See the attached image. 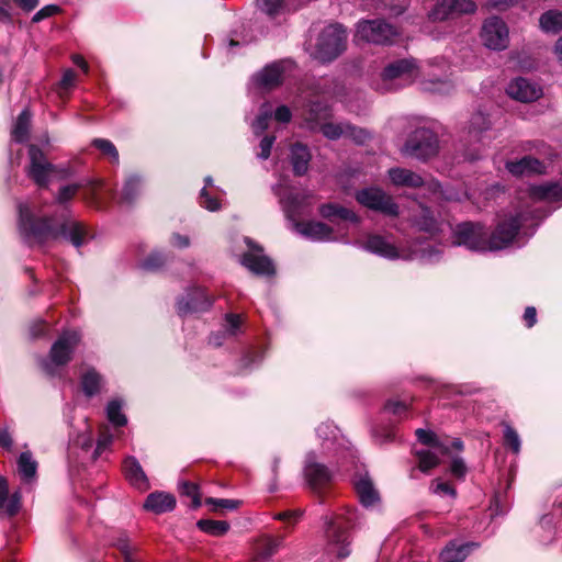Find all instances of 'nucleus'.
<instances>
[{
    "label": "nucleus",
    "mask_w": 562,
    "mask_h": 562,
    "mask_svg": "<svg viewBox=\"0 0 562 562\" xmlns=\"http://www.w3.org/2000/svg\"><path fill=\"white\" fill-rule=\"evenodd\" d=\"M331 117L330 108L323 102H313L310 104L308 112L306 114V122L311 130L319 127L324 122Z\"/></svg>",
    "instance_id": "nucleus-30"
},
{
    "label": "nucleus",
    "mask_w": 562,
    "mask_h": 562,
    "mask_svg": "<svg viewBox=\"0 0 562 562\" xmlns=\"http://www.w3.org/2000/svg\"><path fill=\"white\" fill-rule=\"evenodd\" d=\"M102 376L94 370H87L81 376V387L87 397L99 393L102 385Z\"/></svg>",
    "instance_id": "nucleus-35"
},
{
    "label": "nucleus",
    "mask_w": 562,
    "mask_h": 562,
    "mask_svg": "<svg viewBox=\"0 0 562 562\" xmlns=\"http://www.w3.org/2000/svg\"><path fill=\"white\" fill-rule=\"evenodd\" d=\"M416 437L423 445L430 446L437 450L438 453L447 456L451 449L457 451L463 450V442L459 438H454L451 442L440 440L437 435L431 430L418 428Z\"/></svg>",
    "instance_id": "nucleus-21"
},
{
    "label": "nucleus",
    "mask_w": 562,
    "mask_h": 562,
    "mask_svg": "<svg viewBox=\"0 0 562 562\" xmlns=\"http://www.w3.org/2000/svg\"><path fill=\"white\" fill-rule=\"evenodd\" d=\"M452 88L450 81H427L424 83V89L431 92L445 93L449 92Z\"/></svg>",
    "instance_id": "nucleus-61"
},
{
    "label": "nucleus",
    "mask_w": 562,
    "mask_h": 562,
    "mask_svg": "<svg viewBox=\"0 0 562 562\" xmlns=\"http://www.w3.org/2000/svg\"><path fill=\"white\" fill-rule=\"evenodd\" d=\"M258 86L271 90L280 86L283 81V67L281 63H273L266 66L255 77Z\"/></svg>",
    "instance_id": "nucleus-25"
},
{
    "label": "nucleus",
    "mask_w": 562,
    "mask_h": 562,
    "mask_svg": "<svg viewBox=\"0 0 562 562\" xmlns=\"http://www.w3.org/2000/svg\"><path fill=\"white\" fill-rule=\"evenodd\" d=\"M140 188V178L137 176L130 177L123 188L122 199L131 203L137 196Z\"/></svg>",
    "instance_id": "nucleus-46"
},
{
    "label": "nucleus",
    "mask_w": 562,
    "mask_h": 562,
    "mask_svg": "<svg viewBox=\"0 0 562 562\" xmlns=\"http://www.w3.org/2000/svg\"><path fill=\"white\" fill-rule=\"evenodd\" d=\"M525 220L524 213H517L501 222L492 235L487 237L488 250H501L509 246Z\"/></svg>",
    "instance_id": "nucleus-12"
},
{
    "label": "nucleus",
    "mask_w": 562,
    "mask_h": 562,
    "mask_svg": "<svg viewBox=\"0 0 562 562\" xmlns=\"http://www.w3.org/2000/svg\"><path fill=\"white\" fill-rule=\"evenodd\" d=\"M106 416L114 426H124L127 423L126 416L122 413V402L113 400L106 406Z\"/></svg>",
    "instance_id": "nucleus-41"
},
{
    "label": "nucleus",
    "mask_w": 562,
    "mask_h": 562,
    "mask_svg": "<svg viewBox=\"0 0 562 562\" xmlns=\"http://www.w3.org/2000/svg\"><path fill=\"white\" fill-rule=\"evenodd\" d=\"M205 505H209L211 510L214 512L217 509L235 510L239 507L240 502L236 499L209 497L205 499Z\"/></svg>",
    "instance_id": "nucleus-49"
},
{
    "label": "nucleus",
    "mask_w": 562,
    "mask_h": 562,
    "mask_svg": "<svg viewBox=\"0 0 562 562\" xmlns=\"http://www.w3.org/2000/svg\"><path fill=\"white\" fill-rule=\"evenodd\" d=\"M80 341V335L78 331H65L58 339L53 344L49 356L43 359L41 362L42 369L46 374L54 376L58 367L66 366L70 360L71 356Z\"/></svg>",
    "instance_id": "nucleus-4"
},
{
    "label": "nucleus",
    "mask_w": 562,
    "mask_h": 562,
    "mask_svg": "<svg viewBox=\"0 0 562 562\" xmlns=\"http://www.w3.org/2000/svg\"><path fill=\"white\" fill-rule=\"evenodd\" d=\"M281 543L279 539L268 538L258 548V555L260 559L266 560L272 557Z\"/></svg>",
    "instance_id": "nucleus-50"
},
{
    "label": "nucleus",
    "mask_w": 562,
    "mask_h": 562,
    "mask_svg": "<svg viewBox=\"0 0 562 562\" xmlns=\"http://www.w3.org/2000/svg\"><path fill=\"white\" fill-rule=\"evenodd\" d=\"M454 246H464L470 250L486 251L487 235L484 227L479 223L463 222L453 229Z\"/></svg>",
    "instance_id": "nucleus-10"
},
{
    "label": "nucleus",
    "mask_w": 562,
    "mask_h": 562,
    "mask_svg": "<svg viewBox=\"0 0 562 562\" xmlns=\"http://www.w3.org/2000/svg\"><path fill=\"white\" fill-rule=\"evenodd\" d=\"M531 195L547 202L562 203V184L552 182L532 187Z\"/></svg>",
    "instance_id": "nucleus-31"
},
{
    "label": "nucleus",
    "mask_w": 562,
    "mask_h": 562,
    "mask_svg": "<svg viewBox=\"0 0 562 562\" xmlns=\"http://www.w3.org/2000/svg\"><path fill=\"white\" fill-rule=\"evenodd\" d=\"M276 142L274 136H265L259 144L260 151L257 154L258 158L266 160L271 154L272 146Z\"/></svg>",
    "instance_id": "nucleus-59"
},
{
    "label": "nucleus",
    "mask_w": 562,
    "mask_h": 562,
    "mask_svg": "<svg viewBox=\"0 0 562 562\" xmlns=\"http://www.w3.org/2000/svg\"><path fill=\"white\" fill-rule=\"evenodd\" d=\"M18 231L21 238L30 246H43L48 241L63 237L76 248L87 240L86 226L75 220L57 221L54 217L38 216L27 203H18Z\"/></svg>",
    "instance_id": "nucleus-1"
},
{
    "label": "nucleus",
    "mask_w": 562,
    "mask_h": 562,
    "mask_svg": "<svg viewBox=\"0 0 562 562\" xmlns=\"http://www.w3.org/2000/svg\"><path fill=\"white\" fill-rule=\"evenodd\" d=\"M213 300L206 294L204 289L194 288L191 292L177 303V311L180 315L188 313L203 312L211 307Z\"/></svg>",
    "instance_id": "nucleus-19"
},
{
    "label": "nucleus",
    "mask_w": 562,
    "mask_h": 562,
    "mask_svg": "<svg viewBox=\"0 0 562 562\" xmlns=\"http://www.w3.org/2000/svg\"><path fill=\"white\" fill-rule=\"evenodd\" d=\"M302 509H293V510H284L274 515V519L286 521V522H297L303 516Z\"/></svg>",
    "instance_id": "nucleus-60"
},
{
    "label": "nucleus",
    "mask_w": 562,
    "mask_h": 562,
    "mask_svg": "<svg viewBox=\"0 0 562 562\" xmlns=\"http://www.w3.org/2000/svg\"><path fill=\"white\" fill-rule=\"evenodd\" d=\"M346 136L350 137L357 144H364L370 138V134L367 131L350 124L347 125Z\"/></svg>",
    "instance_id": "nucleus-56"
},
{
    "label": "nucleus",
    "mask_w": 562,
    "mask_h": 562,
    "mask_svg": "<svg viewBox=\"0 0 562 562\" xmlns=\"http://www.w3.org/2000/svg\"><path fill=\"white\" fill-rule=\"evenodd\" d=\"M355 488L359 501L363 506H371L379 501V494L374 488L372 481L367 475L360 476L355 482Z\"/></svg>",
    "instance_id": "nucleus-29"
},
{
    "label": "nucleus",
    "mask_w": 562,
    "mask_h": 562,
    "mask_svg": "<svg viewBox=\"0 0 562 562\" xmlns=\"http://www.w3.org/2000/svg\"><path fill=\"white\" fill-rule=\"evenodd\" d=\"M348 124H337L331 122H324L319 126V131L323 133L325 137L328 139H338L341 136H346Z\"/></svg>",
    "instance_id": "nucleus-42"
},
{
    "label": "nucleus",
    "mask_w": 562,
    "mask_h": 562,
    "mask_svg": "<svg viewBox=\"0 0 562 562\" xmlns=\"http://www.w3.org/2000/svg\"><path fill=\"white\" fill-rule=\"evenodd\" d=\"M449 472L458 480H464L468 468L461 457H453L450 462Z\"/></svg>",
    "instance_id": "nucleus-51"
},
{
    "label": "nucleus",
    "mask_w": 562,
    "mask_h": 562,
    "mask_svg": "<svg viewBox=\"0 0 562 562\" xmlns=\"http://www.w3.org/2000/svg\"><path fill=\"white\" fill-rule=\"evenodd\" d=\"M364 249L386 259H397L400 257L396 247L380 235L369 236L364 243Z\"/></svg>",
    "instance_id": "nucleus-26"
},
{
    "label": "nucleus",
    "mask_w": 562,
    "mask_h": 562,
    "mask_svg": "<svg viewBox=\"0 0 562 562\" xmlns=\"http://www.w3.org/2000/svg\"><path fill=\"white\" fill-rule=\"evenodd\" d=\"M60 11L58 5L48 4L40 9L32 18L33 23H38L47 18L57 14Z\"/></svg>",
    "instance_id": "nucleus-57"
},
{
    "label": "nucleus",
    "mask_w": 562,
    "mask_h": 562,
    "mask_svg": "<svg viewBox=\"0 0 562 562\" xmlns=\"http://www.w3.org/2000/svg\"><path fill=\"white\" fill-rule=\"evenodd\" d=\"M391 181L398 187L420 188L426 186L427 189L435 195L447 201H459L460 196L457 193L445 191L441 184L436 180L425 182L424 179L416 172L405 168H392L389 170Z\"/></svg>",
    "instance_id": "nucleus-7"
},
{
    "label": "nucleus",
    "mask_w": 562,
    "mask_h": 562,
    "mask_svg": "<svg viewBox=\"0 0 562 562\" xmlns=\"http://www.w3.org/2000/svg\"><path fill=\"white\" fill-rule=\"evenodd\" d=\"M123 473L125 479L135 488L145 492L149 488V481L138 460L134 457H127L123 461Z\"/></svg>",
    "instance_id": "nucleus-22"
},
{
    "label": "nucleus",
    "mask_w": 562,
    "mask_h": 562,
    "mask_svg": "<svg viewBox=\"0 0 562 562\" xmlns=\"http://www.w3.org/2000/svg\"><path fill=\"white\" fill-rule=\"evenodd\" d=\"M175 507V496L166 492L150 493L144 503V508L155 514L171 512Z\"/></svg>",
    "instance_id": "nucleus-24"
},
{
    "label": "nucleus",
    "mask_w": 562,
    "mask_h": 562,
    "mask_svg": "<svg viewBox=\"0 0 562 562\" xmlns=\"http://www.w3.org/2000/svg\"><path fill=\"white\" fill-rule=\"evenodd\" d=\"M398 35L396 29L383 20H364L357 24L356 37L373 44H391Z\"/></svg>",
    "instance_id": "nucleus-11"
},
{
    "label": "nucleus",
    "mask_w": 562,
    "mask_h": 562,
    "mask_svg": "<svg viewBox=\"0 0 562 562\" xmlns=\"http://www.w3.org/2000/svg\"><path fill=\"white\" fill-rule=\"evenodd\" d=\"M18 471L21 477L25 481H31L35 477L37 462L33 459L31 452L25 451L20 454L18 459Z\"/></svg>",
    "instance_id": "nucleus-37"
},
{
    "label": "nucleus",
    "mask_w": 562,
    "mask_h": 562,
    "mask_svg": "<svg viewBox=\"0 0 562 562\" xmlns=\"http://www.w3.org/2000/svg\"><path fill=\"white\" fill-rule=\"evenodd\" d=\"M32 114L29 109H24L18 116L13 130L12 138L16 143H24L29 139Z\"/></svg>",
    "instance_id": "nucleus-33"
},
{
    "label": "nucleus",
    "mask_w": 562,
    "mask_h": 562,
    "mask_svg": "<svg viewBox=\"0 0 562 562\" xmlns=\"http://www.w3.org/2000/svg\"><path fill=\"white\" fill-rule=\"evenodd\" d=\"M419 76L415 59H400L389 64L382 71L383 90L397 89L412 83Z\"/></svg>",
    "instance_id": "nucleus-8"
},
{
    "label": "nucleus",
    "mask_w": 562,
    "mask_h": 562,
    "mask_svg": "<svg viewBox=\"0 0 562 562\" xmlns=\"http://www.w3.org/2000/svg\"><path fill=\"white\" fill-rule=\"evenodd\" d=\"M439 150L437 135L429 128L415 130L402 148V154L407 157L426 161L436 156Z\"/></svg>",
    "instance_id": "nucleus-6"
},
{
    "label": "nucleus",
    "mask_w": 562,
    "mask_h": 562,
    "mask_svg": "<svg viewBox=\"0 0 562 562\" xmlns=\"http://www.w3.org/2000/svg\"><path fill=\"white\" fill-rule=\"evenodd\" d=\"M491 127L490 119L481 111L474 113L469 122V136L471 139L480 140L482 132Z\"/></svg>",
    "instance_id": "nucleus-38"
},
{
    "label": "nucleus",
    "mask_w": 562,
    "mask_h": 562,
    "mask_svg": "<svg viewBox=\"0 0 562 562\" xmlns=\"http://www.w3.org/2000/svg\"><path fill=\"white\" fill-rule=\"evenodd\" d=\"M335 432H336V429L330 424H322L316 429L317 436L324 440L335 439V437H336Z\"/></svg>",
    "instance_id": "nucleus-63"
},
{
    "label": "nucleus",
    "mask_w": 562,
    "mask_h": 562,
    "mask_svg": "<svg viewBox=\"0 0 562 562\" xmlns=\"http://www.w3.org/2000/svg\"><path fill=\"white\" fill-rule=\"evenodd\" d=\"M21 507V494L19 491L9 496V485L5 477L0 475V514L9 517L16 515Z\"/></svg>",
    "instance_id": "nucleus-23"
},
{
    "label": "nucleus",
    "mask_w": 562,
    "mask_h": 562,
    "mask_svg": "<svg viewBox=\"0 0 562 562\" xmlns=\"http://www.w3.org/2000/svg\"><path fill=\"white\" fill-rule=\"evenodd\" d=\"M283 209L286 217L292 222L294 229L316 241H326L331 239L333 229L322 222H299L296 217L302 214L301 196L299 194H290L286 199H282Z\"/></svg>",
    "instance_id": "nucleus-3"
},
{
    "label": "nucleus",
    "mask_w": 562,
    "mask_h": 562,
    "mask_svg": "<svg viewBox=\"0 0 562 562\" xmlns=\"http://www.w3.org/2000/svg\"><path fill=\"white\" fill-rule=\"evenodd\" d=\"M322 520L324 524L325 553L337 559L349 557L352 542L350 529L357 524L356 509L345 507L340 513L324 515Z\"/></svg>",
    "instance_id": "nucleus-2"
},
{
    "label": "nucleus",
    "mask_w": 562,
    "mask_h": 562,
    "mask_svg": "<svg viewBox=\"0 0 562 562\" xmlns=\"http://www.w3.org/2000/svg\"><path fill=\"white\" fill-rule=\"evenodd\" d=\"M504 443L509 447L515 454L520 452V438L517 431L508 424L504 425Z\"/></svg>",
    "instance_id": "nucleus-48"
},
{
    "label": "nucleus",
    "mask_w": 562,
    "mask_h": 562,
    "mask_svg": "<svg viewBox=\"0 0 562 562\" xmlns=\"http://www.w3.org/2000/svg\"><path fill=\"white\" fill-rule=\"evenodd\" d=\"M507 94L520 102H532L539 99L542 94V89L539 85L530 80L519 77L514 79L506 89Z\"/></svg>",
    "instance_id": "nucleus-20"
},
{
    "label": "nucleus",
    "mask_w": 562,
    "mask_h": 562,
    "mask_svg": "<svg viewBox=\"0 0 562 562\" xmlns=\"http://www.w3.org/2000/svg\"><path fill=\"white\" fill-rule=\"evenodd\" d=\"M540 27L547 33H558L562 31V11L549 10L544 12L539 20Z\"/></svg>",
    "instance_id": "nucleus-36"
},
{
    "label": "nucleus",
    "mask_w": 562,
    "mask_h": 562,
    "mask_svg": "<svg viewBox=\"0 0 562 562\" xmlns=\"http://www.w3.org/2000/svg\"><path fill=\"white\" fill-rule=\"evenodd\" d=\"M311 160V153L307 146L303 144H294L291 148V164L293 167V172L296 176H303L308 170V165Z\"/></svg>",
    "instance_id": "nucleus-28"
},
{
    "label": "nucleus",
    "mask_w": 562,
    "mask_h": 562,
    "mask_svg": "<svg viewBox=\"0 0 562 562\" xmlns=\"http://www.w3.org/2000/svg\"><path fill=\"white\" fill-rule=\"evenodd\" d=\"M113 437L110 434H102L97 442V447L94 450V458H98L105 449L110 447L112 443Z\"/></svg>",
    "instance_id": "nucleus-62"
},
{
    "label": "nucleus",
    "mask_w": 562,
    "mask_h": 562,
    "mask_svg": "<svg viewBox=\"0 0 562 562\" xmlns=\"http://www.w3.org/2000/svg\"><path fill=\"white\" fill-rule=\"evenodd\" d=\"M165 262V258L160 252L150 254L143 262L142 268L145 270L154 271L159 269Z\"/></svg>",
    "instance_id": "nucleus-55"
},
{
    "label": "nucleus",
    "mask_w": 562,
    "mask_h": 562,
    "mask_svg": "<svg viewBox=\"0 0 562 562\" xmlns=\"http://www.w3.org/2000/svg\"><path fill=\"white\" fill-rule=\"evenodd\" d=\"M248 251L245 252L240 262L249 271L258 276H273L276 273L272 260L263 254V248L257 245L249 237L245 238Z\"/></svg>",
    "instance_id": "nucleus-13"
},
{
    "label": "nucleus",
    "mask_w": 562,
    "mask_h": 562,
    "mask_svg": "<svg viewBox=\"0 0 562 562\" xmlns=\"http://www.w3.org/2000/svg\"><path fill=\"white\" fill-rule=\"evenodd\" d=\"M481 40L490 49H506L509 44V31L506 23L497 16L486 19L482 25Z\"/></svg>",
    "instance_id": "nucleus-14"
},
{
    "label": "nucleus",
    "mask_w": 562,
    "mask_h": 562,
    "mask_svg": "<svg viewBox=\"0 0 562 562\" xmlns=\"http://www.w3.org/2000/svg\"><path fill=\"white\" fill-rule=\"evenodd\" d=\"M356 198L360 204L368 209L381 212L390 216H396L398 214L397 204L390 195L380 189H363L357 193Z\"/></svg>",
    "instance_id": "nucleus-15"
},
{
    "label": "nucleus",
    "mask_w": 562,
    "mask_h": 562,
    "mask_svg": "<svg viewBox=\"0 0 562 562\" xmlns=\"http://www.w3.org/2000/svg\"><path fill=\"white\" fill-rule=\"evenodd\" d=\"M79 189L80 184L78 183L61 187L58 191L56 201L60 204L68 202L76 195Z\"/></svg>",
    "instance_id": "nucleus-53"
},
{
    "label": "nucleus",
    "mask_w": 562,
    "mask_h": 562,
    "mask_svg": "<svg viewBox=\"0 0 562 562\" xmlns=\"http://www.w3.org/2000/svg\"><path fill=\"white\" fill-rule=\"evenodd\" d=\"M27 177L40 188H47L56 166L48 161L45 153L36 145L29 146Z\"/></svg>",
    "instance_id": "nucleus-9"
},
{
    "label": "nucleus",
    "mask_w": 562,
    "mask_h": 562,
    "mask_svg": "<svg viewBox=\"0 0 562 562\" xmlns=\"http://www.w3.org/2000/svg\"><path fill=\"white\" fill-rule=\"evenodd\" d=\"M196 526L203 532L214 537L224 536L229 530V524L225 520L200 519Z\"/></svg>",
    "instance_id": "nucleus-39"
},
{
    "label": "nucleus",
    "mask_w": 562,
    "mask_h": 562,
    "mask_svg": "<svg viewBox=\"0 0 562 562\" xmlns=\"http://www.w3.org/2000/svg\"><path fill=\"white\" fill-rule=\"evenodd\" d=\"M384 409L394 415L401 416L404 412H406L407 406L404 402L401 401H389L385 404Z\"/></svg>",
    "instance_id": "nucleus-64"
},
{
    "label": "nucleus",
    "mask_w": 562,
    "mask_h": 562,
    "mask_svg": "<svg viewBox=\"0 0 562 562\" xmlns=\"http://www.w3.org/2000/svg\"><path fill=\"white\" fill-rule=\"evenodd\" d=\"M271 114H272V111H271L270 104H268V103L262 104V106L260 109V114L257 116V119L252 123V130L256 135L263 133L268 128Z\"/></svg>",
    "instance_id": "nucleus-43"
},
{
    "label": "nucleus",
    "mask_w": 562,
    "mask_h": 562,
    "mask_svg": "<svg viewBox=\"0 0 562 562\" xmlns=\"http://www.w3.org/2000/svg\"><path fill=\"white\" fill-rule=\"evenodd\" d=\"M180 491L183 495H187L192 499V506L194 508L201 505L199 487L196 484L191 482H182L180 485Z\"/></svg>",
    "instance_id": "nucleus-52"
},
{
    "label": "nucleus",
    "mask_w": 562,
    "mask_h": 562,
    "mask_svg": "<svg viewBox=\"0 0 562 562\" xmlns=\"http://www.w3.org/2000/svg\"><path fill=\"white\" fill-rule=\"evenodd\" d=\"M257 5L270 18H276L284 11L283 0H257Z\"/></svg>",
    "instance_id": "nucleus-45"
},
{
    "label": "nucleus",
    "mask_w": 562,
    "mask_h": 562,
    "mask_svg": "<svg viewBox=\"0 0 562 562\" xmlns=\"http://www.w3.org/2000/svg\"><path fill=\"white\" fill-rule=\"evenodd\" d=\"M418 458V470L428 473L431 469L439 465V458L436 452L422 449L416 451Z\"/></svg>",
    "instance_id": "nucleus-40"
},
{
    "label": "nucleus",
    "mask_w": 562,
    "mask_h": 562,
    "mask_svg": "<svg viewBox=\"0 0 562 562\" xmlns=\"http://www.w3.org/2000/svg\"><path fill=\"white\" fill-rule=\"evenodd\" d=\"M226 321V333L231 336H236L240 331L241 318L237 314H227Z\"/></svg>",
    "instance_id": "nucleus-58"
},
{
    "label": "nucleus",
    "mask_w": 562,
    "mask_h": 562,
    "mask_svg": "<svg viewBox=\"0 0 562 562\" xmlns=\"http://www.w3.org/2000/svg\"><path fill=\"white\" fill-rule=\"evenodd\" d=\"M11 2L15 3L24 12L33 11L40 3V0H0V19L5 22L12 20L10 12Z\"/></svg>",
    "instance_id": "nucleus-34"
},
{
    "label": "nucleus",
    "mask_w": 562,
    "mask_h": 562,
    "mask_svg": "<svg viewBox=\"0 0 562 562\" xmlns=\"http://www.w3.org/2000/svg\"><path fill=\"white\" fill-rule=\"evenodd\" d=\"M304 475L310 487L314 491L325 486L331 479L330 471L316 461V456L313 452L306 456Z\"/></svg>",
    "instance_id": "nucleus-18"
},
{
    "label": "nucleus",
    "mask_w": 562,
    "mask_h": 562,
    "mask_svg": "<svg viewBox=\"0 0 562 562\" xmlns=\"http://www.w3.org/2000/svg\"><path fill=\"white\" fill-rule=\"evenodd\" d=\"M429 490L432 494L439 496H450L451 498H456L457 496L456 488L451 484L443 482L440 479L432 480Z\"/></svg>",
    "instance_id": "nucleus-47"
},
{
    "label": "nucleus",
    "mask_w": 562,
    "mask_h": 562,
    "mask_svg": "<svg viewBox=\"0 0 562 562\" xmlns=\"http://www.w3.org/2000/svg\"><path fill=\"white\" fill-rule=\"evenodd\" d=\"M474 543L457 544L451 541L440 554L441 562H463L469 554V548Z\"/></svg>",
    "instance_id": "nucleus-32"
},
{
    "label": "nucleus",
    "mask_w": 562,
    "mask_h": 562,
    "mask_svg": "<svg viewBox=\"0 0 562 562\" xmlns=\"http://www.w3.org/2000/svg\"><path fill=\"white\" fill-rule=\"evenodd\" d=\"M92 145L108 156L112 162L119 164V151L112 142L104 138H94Z\"/></svg>",
    "instance_id": "nucleus-44"
},
{
    "label": "nucleus",
    "mask_w": 562,
    "mask_h": 562,
    "mask_svg": "<svg viewBox=\"0 0 562 562\" xmlns=\"http://www.w3.org/2000/svg\"><path fill=\"white\" fill-rule=\"evenodd\" d=\"M347 34L341 24L326 26L318 35L314 56L323 63L336 59L346 49Z\"/></svg>",
    "instance_id": "nucleus-5"
},
{
    "label": "nucleus",
    "mask_w": 562,
    "mask_h": 562,
    "mask_svg": "<svg viewBox=\"0 0 562 562\" xmlns=\"http://www.w3.org/2000/svg\"><path fill=\"white\" fill-rule=\"evenodd\" d=\"M506 169L513 176H522L527 173H542L544 170L543 164L531 156H525L516 161H507Z\"/></svg>",
    "instance_id": "nucleus-27"
},
{
    "label": "nucleus",
    "mask_w": 562,
    "mask_h": 562,
    "mask_svg": "<svg viewBox=\"0 0 562 562\" xmlns=\"http://www.w3.org/2000/svg\"><path fill=\"white\" fill-rule=\"evenodd\" d=\"M476 4L473 0H441L428 12L432 22L445 21L460 14L473 13Z\"/></svg>",
    "instance_id": "nucleus-16"
},
{
    "label": "nucleus",
    "mask_w": 562,
    "mask_h": 562,
    "mask_svg": "<svg viewBox=\"0 0 562 562\" xmlns=\"http://www.w3.org/2000/svg\"><path fill=\"white\" fill-rule=\"evenodd\" d=\"M200 205L211 212L218 211L221 209L220 201L212 198L206 191V188H203L200 192Z\"/></svg>",
    "instance_id": "nucleus-54"
},
{
    "label": "nucleus",
    "mask_w": 562,
    "mask_h": 562,
    "mask_svg": "<svg viewBox=\"0 0 562 562\" xmlns=\"http://www.w3.org/2000/svg\"><path fill=\"white\" fill-rule=\"evenodd\" d=\"M413 224L418 231L428 234L430 237H436L446 231L452 229L449 221L437 218L434 212L424 205L420 206L419 215L414 217Z\"/></svg>",
    "instance_id": "nucleus-17"
}]
</instances>
